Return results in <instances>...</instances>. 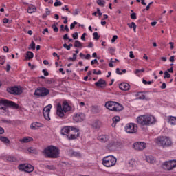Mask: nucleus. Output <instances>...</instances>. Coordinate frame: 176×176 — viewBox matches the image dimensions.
<instances>
[{
  "instance_id": "24",
  "label": "nucleus",
  "mask_w": 176,
  "mask_h": 176,
  "mask_svg": "<svg viewBox=\"0 0 176 176\" xmlns=\"http://www.w3.org/2000/svg\"><path fill=\"white\" fill-rule=\"evenodd\" d=\"M164 166L165 170H168V171H170V170H173V168H174L170 161L164 162Z\"/></svg>"
},
{
  "instance_id": "30",
  "label": "nucleus",
  "mask_w": 176,
  "mask_h": 176,
  "mask_svg": "<svg viewBox=\"0 0 176 176\" xmlns=\"http://www.w3.org/2000/svg\"><path fill=\"white\" fill-rule=\"evenodd\" d=\"M127 25L129 28H133L134 32H137V25H135V23L132 22L131 23H128Z\"/></svg>"
},
{
  "instance_id": "64",
  "label": "nucleus",
  "mask_w": 176,
  "mask_h": 176,
  "mask_svg": "<svg viewBox=\"0 0 176 176\" xmlns=\"http://www.w3.org/2000/svg\"><path fill=\"white\" fill-rule=\"evenodd\" d=\"M129 57L131 58H134V54H133V51L129 52Z\"/></svg>"
},
{
  "instance_id": "39",
  "label": "nucleus",
  "mask_w": 176,
  "mask_h": 176,
  "mask_svg": "<svg viewBox=\"0 0 176 176\" xmlns=\"http://www.w3.org/2000/svg\"><path fill=\"white\" fill-rule=\"evenodd\" d=\"M52 28L53 29L54 32H58V28H57V25H56V24L52 25Z\"/></svg>"
},
{
  "instance_id": "46",
  "label": "nucleus",
  "mask_w": 176,
  "mask_h": 176,
  "mask_svg": "<svg viewBox=\"0 0 176 176\" xmlns=\"http://www.w3.org/2000/svg\"><path fill=\"white\" fill-rule=\"evenodd\" d=\"M164 78H171V74H170L168 72L166 71L164 72Z\"/></svg>"
},
{
  "instance_id": "13",
  "label": "nucleus",
  "mask_w": 176,
  "mask_h": 176,
  "mask_svg": "<svg viewBox=\"0 0 176 176\" xmlns=\"http://www.w3.org/2000/svg\"><path fill=\"white\" fill-rule=\"evenodd\" d=\"M133 148L135 151H144L146 148V143L144 142H137L133 144Z\"/></svg>"
},
{
  "instance_id": "55",
  "label": "nucleus",
  "mask_w": 176,
  "mask_h": 176,
  "mask_svg": "<svg viewBox=\"0 0 176 176\" xmlns=\"http://www.w3.org/2000/svg\"><path fill=\"white\" fill-rule=\"evenodd\" d=\"M94 64H98V60H97V59H94L91 61V65H94Z\"/></svg>"
},
{
  "instance_id": "4",
  "label": "nucleus",
  "mask_w": 176,
  "mask_h": 176,
  "mask_svg": "<svg viewBox=\"0 0 176 176\" xmlns=\"http://www.w3.org/2000/svg\"><path fill=\"white\" fill-rule=\"evenodd\" d=\"M6 107H12L14 109L19 108V104L14 102L9 101L6 99H2L0 100V115H3L6 111Z\"/></svg>"
},
{
  "instance_id": "38",
  "label": "nucleus",
  "mask_w": 176,
  "mask_h": 176,
  "mask_svg": "<svg viewBox=\"0 0 176 176\" xmlns=\"http://www.w3.org/2000/svg\"><path fill=\"white\" fill-rule=\"evenodd\" d=\"M93 74H94V75H101V74H102V72H101V70H98L97 71V69H94V71H93Z\"/></svg>"
},
{
  "instance_id": "15",
  "label": "nucleus",
  "mask_w": 176,
  "mask_h": 176,
  "mask_svg": "<svg viewBox=\"0 0 176 176\" xmlns=\"http://www.w3.org/2000/svg\"><path fill=\"white\" fill-rule=\"evenodd\" d=\"M85 119H86V116L83 113H78L73 116V120L77 123L83 122Z\"/></svg>"
},
{
  "instance_id": "14",
  "label": "nucleus",
  "mask_w": 176,
  "mask_h": 176,
  "mask_svg": "<svg viewBox=\"0 0 176 176\" xmlns=\"http://www.w3.org/2000/svg\"><path fill=\"white\" fill-rule=\"evenodd\" d=\"M52 104H48L43 109V113L45 120H50V110L52 109Z\"/></svg>"
},
{
  "instance_id": "20",
  "label": "nucleus",
  "mask_w": 176,
  "mask_h": 176,
  "mask_svg": "<svg viewBox=\"0 0 176 176\" xmlns=\"http://www.w3.org/2000/svg\"><path fill=\"white\" fill-rule=\"evenodd\" d=\"M168 123L170 124V126H176V117L168 116L166 118Z\"/></svg>"
},
{
  "instance_id": "40",
  "label": "nucleus",
  "mask_w": 176,
  "mask_h": 176,
  "mask_svg": "<svg viewBox=\"0 0 176 176\" xmlns=\"http://www.w3.org/2000/svg\"><path fill=\"white\" fill-rule=\"evenodd\" d=\"M142 83L144 85H152V83H153V81H146L145 79H143Z\"/></svg>"
},
{
  "instance_id": "18",
  "label": "nucleus",
  "mask_w": 176,
  "mask_h": 176,
  "mask_svg": "<svg viewBox=\"0 0 176 176\" xmlns=\"http://www.w3.org/2000/svg\"><path fill=\"white\" fill-rule=\"evenodd\" d=\"M95 86H96V87H100L102 89L107 86V81L102 78H100L98 82H95Z\"/></svg>"
},
{
  "instance_id": "22",
  "label": "nucleus",
  "mask_w": 176,
  "mask_h": 176,
  "mask_svg": "<svg viewBox=\"0 0 176 176\" xmlns=\"http://www.w3.org/2000/svg\"><path fill=\"white\" fill-rule=\"evenodd\" d=\"M146 162L150 163V164H155V163H156V158L152 155L146 156Z\"/></svg>"
},
{
  "instance_id": "35",
  "label": "nucleus",
  "mask_w": 176,
  "mask_h": 176,
  "mask_svg": "<svg viewBox=\"0 0 176 176\" xmlns=\"http://www.w3.org/2000/svg\"><path fill=\"white\" fill-rule=\"evenodd\" d=\"M6 159L8 162H16V157L14 156L8 155L6 157Z\"/></svg>"
},
{
  "instance_id": "41",
  "label": "nucleus",
  "mask_w": 176,
  "mask_h": 176,
  "mask_svg": "<svg viewBox=\"0 0 176 176\" xmlns=\"http://www.w3.org/2000/svg\"><path fill=\"white\" fill-rule=\"evenodd\" d=\"M54 6L55 7H57V6H63V3L61 1H56L54 3Z\"/></svg>"
},
{
  "instance_id": "2",
  "label": "nucleus",
  "mask_w": 176,
  "mask_h": 176,
  "mask_svg": "<svg viewBox=\"0 0 176 176\" xmlns=\"http://www.w3.org/2000/svg\"><path fill=\"white\" fill-rule=\"evenodd\" d=\"M71 111V106L67 101H63L62 104L60 102L56 104V115L59 118H64L65 113Z\"/></svg>"
},
{
  "instance_id": "21",
  "label": "nucleus",
  "mask_w": 176,
  "mask_h": 176,
  "mask_svg": "<svg viewBox=\"0 0 176 176\" xmlns=\"http://www.w3.org/2000/svg\"><path fill=\"white\" fill-rule=\"evenodd\" d=\"M119 87L120 90H123L124 91L130 90V85L127 82H122L120 84Z\"/></svg>"
},
{
  "instance_id": "45",
  "label": "nucleus",
  "mask_w": 176,
  "mask_h": 176,
  "mask_svg": "<svg viewBox=\"0 0 176 176\" xmlns=\"http://www.w3.org/2000/svg\"><path fill=\"white\" fill-rule=\"evenodd\" d=\"M131 19H132V20H136L137 19V14H135V12H133L131 14Z\"/></svg>"
},
{
  "instance_id": "56",
  "label": "nucleus",
  "mask_w": 176,
  "mask_h": 176,
  "mask_svg": "<svg viewBox=\"0 0 176 176\" xmlns=\"http://www.w3.org/2000/svg\"><path fill=\"white\" fill-rule=\"evenodd\" d=\"M3 50L5 52V53H8L9 52V47H8V46H4L3 47Z\"/></svg>"
},
{
  "instance_id": "59",
  "label": "nucleus",
  "mask_w": 176,
  "mask_h": 176,
  "mask_svg": "<svg viewBox=\"0 0 176 176\" xmlns=\"http://www.w3.org/2000/svg\"><path fill=\"white\" fill-rule=\"evenodd\" d=\"M116 39H118V36L117 35H114L113 36L112 39H111L112 43H113L116 41Z\"/></svg>"
},
{
  "instance_id": "48",
  "label": "nucleus",
  "mask_w": 176,
  "mask_h": 176,
  "mask_svg": "<svg viewBox=\"0 0 176 176\" xmlns=\"http://www.w3.org/2000/svg\"><path fill=\"white\" fill-rule=\"evenodd\" d=\"M42 72L44 74V76H49V72H47V69H43Z\"/></svg>"
},
{
  "instance_id": "63",
  "label": "nucleus",
  "mask_w": 176,
  "mask_h": 176,
  "mask_svg": "<svg viewBox=\"0 0 176 176\" xmlns=\"http://www.w3.org/2000/svg\"><path fill=\"white\" fill-rule=\"evenodd\" d=\"M87 34L86 33H83L81 36V39L82 41H86L85 36H86Z\"/></svg>"
},
{
  "instance_id": "1",
  "label": "nucleus",
  "mask_w": 176,
  "mask_h": 176,
  "mask_svg": "<svg viewBox=\"0 0 176 176\" xmlns=\"http://www.w3.org/2000/svg\"><path fill=\"white\" fill-rule=\"evenodd\" d=\"M43 153L45 157H48L49 159H57L60 157V148H58L56 146H49L46 147Z\"/></svg>"
},
{
  "instance_id": "3",
  "label": "nucleus",
  "mask_w": 176,
  "mask_h": 176,
  "mask_svg": "<svg viewBox=\"0 0 176 176\" xmlns=\"http://www.w3.org/2000/svg\"><path fill=\"white\" fill-rule=\"evenodd\" d=\"M137 122L141 126H152L156 123V118L152 115L141 116L137 118Z\"/></svg>"
},
{
  "instance_id": "32",
  "label": "nucleus",
  "mask_w": 176,
  "mask_h": 176,
  "mask_svg": "<svg viewBox=\"0 0 176 176\" xmlns=\"http://www.w3.org/2000/svg\"><path fill=\"white\" fill-rule=\"evenodd\" d=\"M0 141L4 144H9V142H10V140H9L8 138L3 136H0Z\"/></svg>"
},
{
  "instance_id": "28",
  "label": "nucleus",
  "mask_w": 176,
  "mask_h": 176,
  "mask_svg": "<svg viewBox=\"0 0 176 176\" xmlns=\"http://www.w3.org/2000/svg\"><path fill=\"white\" fill-rule=\"evenodd\" d=\"M112 120H113L112 126L115 127L116 126V123H118V122H120V117L115 116L113 118Z\"/></svg>"
},
{
  "instance_id": "57",
  "label": "nucleus",
  "mask_w": 176,
  "mask_h": 176,
  "mask_svg": "<svg viewBox=\"0 0 176 176\" xmlns=\"http://www.w3.org/2000/svg\"><path fill=\"white\" fill-rule=\"evenodd\" d=\"M84 58L85 60H90V58H91V55H90V54H87Z\"/></svg>"
},
{
  "instance_id": "50",
  "label": "nucleus",
  "mask_w": 176,
  "mask_h": 176,
  "mask_svg": "<svg viewBox=\"0 0 176 176\" xmlns=\"http://www.w3.org/2000/svg\"><path fill=\"white\" fill-rule=\"evenodd\" d=\"M62 19L64 20L63 21V23L64 24H67L68 23V17L63 16Z\"/></svg>"
},
{
  "instance_id": "26",
  "label": "nucleus",
  "mask_w": 176,
  "mask_h": 176,
  "mask_svg": "<svg viewBox=\"0 0 176 176\" xmlns=\"http://www.w3.org/2000/svg\"><path fill=\"white\" fill-rule=\"evenodd\" d=\"M119 145V142L116 140H114L111 141L109 144H108V148H116Z\"/></svg>"
},
{
  "instance_id": "36",
  "label": "nucleus",
  "mask_w": 176,
  "mask_h": 176,
  "mask_svg": "<svg viewBox=\"0 0 176 176\" xmlns=\"http://www.w3.org/2000/svg\"><path fill=\"white\" fill-rule=\"evenodd\" d=\"M129 167H134L135 166V161L134 160H131L129 162Z\"/></svg>"
},
{
  "instance_id": "7",
  "label": "nucleus",
  "mask_w": 176,
  "mask_h": 176,
  "mask_svg": "<svg viewBox=\"0 0 176 176\" xmlns=\"http://www.w3.org/2000/svg\"><path fill=\"white\" fill-rule=\"evenodd\" d=\"M118 160L113 155H108L102 158V164L104 166V167L111 168L113 167L116 164Z\"/></svg>"
},
{
  "instance_id": "27",
  "label": "nucleus",
  "mask_w": 176,
  "mask_h": 176,
  "mask_svg": "<svg viewBox=\"0 0 176 176\" xmlns=\"http://www.w3.org/2000/svg\"><path fill=\"white\" fill-rule=\"evenodd\" d=\"M35 12H36V7H35V6L33 5H30L29 6L28 8V13H35Z\"/></svg>"
},
{
  "instance_id": "31",
  "label": "nucleus",
  "mask_w": 176,
  "mask_h": 176,
  "mask_svg": "<svg viewBox=\"0 0 176 176\" xmlns=\"http://www.w3.org/2000/svg\"><path fill=\"white\" fill-rule=\"evenodd\" d=\"M31 58H34V53L31 51H28L26 53V60H31Z\"/></svg>"
},
{
  "instance_id": "53",
  "label": "nucleus",
  "mask_w": 176,
  "mask_h": 176,
  "mask_svg": "<svg viewBox=\"0 0 176 176\" xmlns=\"http://www.w3.org/2000/svg\"><path fill=\"white\" fill-rule=\"evenodd\" d=\"M76 57H77L76 54H73V57L69 58V60H71L72 61H75V60H76Z\"/></svg>"
},
{
  "instance_id": "25",
  "label": "nucleus",
  "mask_w": 176,
  "mask_h": 176,
  "mask_svg": "<svg viewBox=\"0 0 176 176\" xmlns=\"http://www.w3.org/2000/svg\"><path fill=\"white\" fill-rule=\"evenodd\" d=\"M99 141L101 142H107L109 140V136L107 135H102L98 137Z\"/></svg>"
},
{
  "instance_id": "16",
  "label": "nucleus",
  "mask_w": 176,
  "mask_h": 176,
  "mask_svg": "<svg viewBox=\"0 0 176 176\" xmlns=\"http://www.w3.org/2000/svg\"><path fill=\"white\" fill-rule=\"evenodd\" d=\"M45 127V124L41 122H34L30 124L31 130H38V129H42Z\"/></svg>"
},
{
  "instance_id": "17",
  "label": "nucleus",
  "mask_w": 176,
  "mask_h": 176,
  "mask_svg": "<svg viewBox=\"0 0 176 176\" xmlns=\"http://www.w3.org/2000/svg\"><path fill=\"white\" fill-rule=\"evenodd\" d=\"M135 97L138 100H145L146 101H149V98L145 96V91H139L135 94Z\"/></svg>"
},
{
  "instance_id": "37",
  "label": "nucleus",
  "mask_w": 176,
  "mask_h": 176,
  "mask_svg": "<svg viewBox=\"0 0 176 176\" xmlns=\"http://www.w3.org/2000/svg\"><path fill=\"white\" fill-rule=\"evenodd\" d=\"M93 36H94V39H95L96 41H98V39H100V36H98V32H94L93 34Z\"/></svg>"
},
{
  "instance_id": "9",
  "label": "nucleus",
  "mask_w": 176,
  "mask_h": 176,
  "mask_svg": "<svg viewBox=\"0 0 176 176\" xmlns=\"http://www.w3.org/2000/svg\"><path fill=\"white\" fill-rule=\"evenodd\" d=\"M49 93H50V90L45 87H40L35 90L34 96H38V97H46Z\"/></svg>"
},
{
  "instance_id": "19",
  "label": "nucleus",
  "mask_w": 176,
  "mask_h": 176,
  "mask_svg": "<svg viewBox=\"0 0 176 176\" xmlns=\"http://www.w3.org/2000/svg\"><path fill=\"white\" fill-rule=\"evenodd\" d=\"M69 140H76L79 137V129L76 131H73L71 132L70 135H67Z\"/></svg>"
},
{
  "instance_id": "43",
  "label": "nucleus",
  "mask_w": 176,
  "mask_h": 176,
  "mask_svg": "<svg viewBox=\"0 0 176 176\" xmlns=\"http://www.w3.org/2000/svg\"><path fill=\"white\" fill-rule=\"evenodd\" d=\"M73 16H78L79 14V9H75L72 12Z\"/></svg>"
},
{
  "instance_id": "52",
  "label": "nucleus",
  "mask_w": 176,
  "mask_h": 176,
  "mask_svg": "<svg viewBox=\"0 0 176 176\" xmlns=\"http://www.w3.org/2000/svg\"><path fill=\"white\" fill-rule=\"evenodd\" d=\"M72 37L74 39H78L79 38V36L78 35V32H75L72 34Z\"/></svg>"
},
{
  "instance_id": "10",
  "label": "nucleus",
  "mask_w": 176,
  "mask_h": 176,
  "mask_svg": "<svg viewBox=\"0 0 176 176\" xmlns=\"http://www.w3.org/2000/svg\"><path fill=\"white\" fill-rule=\"evenodd\" d=\"M19 170L25 171V173H32L34 166L30 164H22L18 166Z\"/></svg>"
},
{
  "instance_id": "34",
  "label": "nucleus",
  "mask_w": 176,
  "mask_h": 176,
  "mask_svg": "<svg viewBox=\"0 0 176 176\" xmlns=\"http://www.w3.org/2000/svg\"><path fill=\"white\" fill-rule=\"evenodd\" d=\"M96 3H98L99 6H102V8H104L105 6L106 3L105 1L104 0H97Z\"/></svg>"
},
{
  "instance_id": "8",
  "label": "nucleus",
  "mask_w": 176,
  "mask_h": 176,
  "mask_svg": "<svg viewBox=\"0 0 176 176\" xmlns=\"http://www.w3.org/2000/svg\"><path fill=\"white\" fill-rule=\"evenodd\" d=\"M124 129L127 134H135L138 131L137 124L134 123L126 124Z\"/></svg>"
},
{
  "instance_id": "5",
  "label": "nucleus",
  "mask_w": 176,
  "mask_h": 176,
  "mask_svg": "<svg viewBox=\"0 0 176 176\" xmlns=\"http://www.w3.org/2000/svg\"><path fill=\"white\" fill-rule=\"evenodd\" d=\"M104 107L109 111H112L113 112H120V111H123L124 107L120 103L118 102L109 101L107 102L104 104Z\"/></svg>"
},
{
  "instance_id": "11",
  "label": "nucleus",
  "mask_w": 176,
  "mask_h": 176,
  "mask_svg": "<svg viewBox=\"0 0 176 176\" xmlns=\"http://www.w3.org/2000/svg\"><path fill=\"white\" fill-rule=\"evenodd\" d=\"M73 131L78 133V129L74 126H64L61 129L60 134L63 135H67V134H69V133H72Z\"/></svg>"
},
{
  "instance_id": "49",
  "label": "nucleus",
  "mask_w": 176,
  "mask_h": 176,
  "mask_svg": "<svg viewBox=\"0 0 176 176\" xmlns=\"http://www.w3.org/2000/svg\"><path fill=\"white\" fill-rule=\"evenodd\" d=\"M170 164H172V166L173 168H175L176 167V160H170Z\"/></svg>"
},
{
  "instance_id": "23",
  "label": "nucleus",
  "mask_w": 176,
  "mask_h": 176,
  "mask_svg": "<svg viewBox=\"0 0 176 176\" xmlns=\"http://www.w3.org/2000/svg\"><path fill=\"white\" fill-rule=\"evenodd\" d=\"M19 141L21 144H27L28 142H31V141H34V139L31 137H25L22 139H20Z\"/></svg>"
},
{
  "instance_id": "12",
  "label": "nucleus",
  "mask_w": 176,
  "mask_h": 176,
  "mask_svg": "<svg viewBox=\"0 0 176 176\" xmlns=\"http://www.w3.org/2000/svg\"><path fill=\"white\" fill-rule=\"evenodd\" d=\"M7 91L10 93V94H14V96H19L23 93V90L20 87H11L7 89Z\"/></svg>"
},
{
  "instance_id": "51",
  "label": "nucleus",
  "mask_w": 176,
  "mask_h": 176,
  "mask_svg": "<svg viewBox=\"0 0 176 176\" xmlns=\"http://www.w3.org/2000/svg\"><path fill=\"white\" fill-rule=\"evenodd\" d=\"M30 49H33V50H35V43L34 41H32V43L30 45Z\"/></svg>"
},
{
  "instance_id": "60",
  "label": "nucleus",
  "mask_w": 176,
  "mask_h": 176,
  "mask_svg": "<svg viewBox=\"0 0 176 176\" xmlns=\"http://www.w3.org/2000/svg\"><path fill=\"white\" fill-rule=\"evenodd\" d=\"M62 10H67V12H69V8H68V6H65L64 7H62Z\"/></svg>"
},
{
  "instance_id": "54",
  "label": "nucleus",
  "mask_w": 176,
  "mask_h": 176,
  "mask_svg": "<svg viewBox=\"0 0 176 176\" xmlns=\"http://www.w3.org/2000/svg\"><path fill=\"white\" fill-rule=\"evenodd\" d=\"M109 53H113L115 52V49L112 47L108 48Z\"/></svg>"
},
{
  "instance_id": "44",
  "label": "nucleus",
  "mask_w": 176,
  "mask_h": 176,
  "mask_svg": "<svg viewBox=\"0 0 176 176\" xmlns=\"http://www.w3.org/2000/svg\"><path fill=\"white\" fill-rule=\"evenodd\" d=\"M76 24H78V22H76V21H74V23H71L70 30H74V28H75V25H76Z\"/></svg>"
},
{
  "instance_id": "47",
  "label": "nucleus",
  "mask_w": 176,
  "mask_h": 176,
  "mask_svg": "<svg viewBox=\"0 0 176 176\" xmlns=\"http://www.w3.org/2000/svg\"><path fill=\"white\" fill-rule=\"evenodd\" d=\"M144 71H145V69H137L136 70H135L134 74H140V72H144Z\"/></svg>"
},
{
  "instance_id": "29",
  "label": "nucleus",
  "mask_w": 176,
  "mask_h": 176,
  "mask_svg": "<svg viewBox=\"0 0 176 176\" xmlns=\"http://www.w3.org/2000/svg\"><path fill=\"white\" fill-rule=\"evenodd\" d=\"M28 151L29 152V153H33L34 155H38V150L34 147L29 148L28 149Z\"/></svg>"
},
{
  "instance_id": "33",
  "label": "nucleus",
  "mask_w": 176,
  "mask_h": 176,
  "mask_svg": "<svg viewBox=\"0 0 176 176\" xmlns=\"http://www.w3.org/2000/svg\"><path fill=\"white\" fill-rule=\"evenodd\" d=\"M74 47H83V44H82V43H80V41L76 40L74 42Z\"/></svg>"
},
{
  "instance_id": "42",
  "label": "nucleus",
  "mask_w": 176,
  "mask_h": 176,
  "mask_svg": "<svg viewBox=\"0 0 176 176\" xmlns=\"http://www.w3.org/2000/svg\"><path fill=\"white\" fill-rule=\"evenodd\" d=\"M72 155L75 156L76 157H80V153H78L76 151H73L72 152Z\"/></svg>"
},
{
  "instance_id": "61",
  "label": "nucleus",
  "mask_w": 176,
  "mask_h": 176,
  "mask_svg": "<svg viewBox=\"0 0 176 176\" xmlns=\"http://www.w3.org/2000/svg\"><path fill=\"white\" fill-rule=\"evenodd\" d=\"M63 47H65V49H67V50H71V48H69V45H67V43L63 44Z\"/></svg>"
},
{
  "instance_id": "62",
  "label": "nucleus",
  "mask_w": 176,
  "mask_h": 176,
  "mask_svg": "<svg viewBox=\"0 0 176 176\" xmlns=\"http://www.w3.org/2000/svg\"><path fill=\"white\" fill-rule=\"evenodd\" d=\"M167 87V85H166V82H163L160 88L164 90V89H166Z\"/></svg>"
},
{
  "instance_id": "58",
  "label": "nucleus",
  "mask_w": 176,
  "mask_h": 176,
  "mask_svg": "<svg viewBox=\"0 0 176 176\" xmlns=\"http://www.w3.org/2000/svg\"><path fill=\"white\" fill-rule=\"evenodd\" d=\"M116 74H118V75H122L123 74V72H122L120 71V69H119V68L116 69Z\"/></svg>"
},
{
  "instance_id": "6",
  "label": "nucleus",
  "mask_w": 176,
  "mask_h": 176,
  "mask_svg": "<svg viewBox=\"0 0 176 176\" xmlns=\"http://www.w3.org/2000/svg\"><path fill=\"white\" fill-rule=\"evenodd\" d=\"M155 142L160 146H162V148H170V146H173V141L171 139L166 136L158 137L155 139Z\"/></svg>"
}]
</instances>
